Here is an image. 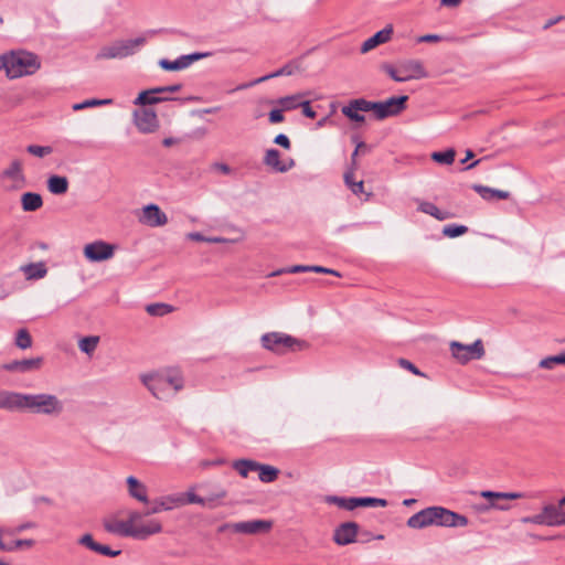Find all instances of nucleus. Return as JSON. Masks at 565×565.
Instances as JSON below:
<instances>
[{"label": "nucleus", "mask_w": 565, "mask_h": 565, "mask_svg": "<svg viewBox=\"0 0 565 565\" xmlns=\"http://www.w3.org/2000/svg\"><path fill=\"white\" fill-rule=\"evenodd\" d=\"M150 515L152 514L148 510H129L126 520L108 518L104 521V527L109 533L143 541L163 531L162 523L158 519L149 518Z\"/></svg>", "instance_id": "obj_1"}, {"label": "nucleus", "mask_w": 565, "mask_h": 565, "mask_svg": "<svg viewBox=\"0 0 565 565\" xmlns=\"http://www.w3.org/2000/svg\"><path fill=\"white\" fill-rule=\"evenodd\" d=\"M141 383L158 399L175 394L184 386V381L178 370H164L140 375Z\"/></svg>", "instance_id": "obj_2"}, {"label": "nucleus", "mask_w": 565, "mask_h": 565, "mask_svg": "<svg viewBox=\"0 0 565 565\" xmlns=\"http://www.w3.org/2000/svg\"><path fill=\"white\" fill-rule=\"evenodd\" d=\"M41 66L39 57L25 51H12L0 55V71L4 70L9 78L34 74Z\"/></svg>", "instance_id": "obj_3"}, {"label": "nucleus", "mask_w": 565, "mask_h": 565, "mask_svg": "<svg viewBox=\"0 0 565 565\" xmlns=\"http://www.w3.org/2000/svg\"><path fill=\"white\" fill-rule=\"evenodd\" d=\"M146 42L147 38L145 35L136 39L116 40L102 46L96 54V60L126 58L134 55Z\"/></svg>", "instance_id": "obj_4"}, {"label": "nucleus", "mask_w": 565, "mask_h": 565, "mask_svg": "<svg viewBox=\"0 0 565 565\" xmlns=\"http://www.w3.org/2000/svg\"><path fill=\"white\" fill-rule=\"evenodd\" d=\"M25 411L33 414L56 417L63 413L64 404L54 394H26Z\"/></svg>", "instance_id": "obj_5"}, {"label": "nucleus", "mask_w": 565, "mask_h": 565, "mask_svg": "<svg viewBox=\"0 0 565 565\" xmlns=\"http://www.w3.org/2000/svg\"><path fill=\"white\" fill-rule=\"evenodd\" d=\"M260 342L264 349L276 354H284L288 351H301L308 348L303 340L296 339L282 332H268L262 335Z\"/></svg>", "instance_id": "obj_6"}, {"label": "nucleus", "mask_w": 565, "mask_h": 565, "mask_svg": "<svg viewBox=\"0 0 565 565\" xmlns=\"http://www.w3.org/2000/svg\"><path fill=\"white\" fill-rule=\"evenodd\" d=\"M382 68L392 79L399 83L428 76L423 63L418 60H404L396 66L384 64Z\"/></svg>", "instance_id": "obj_7"}, {"label": "nucleus", "mask_w": 565, "mask_h": 565, "mask_svg": "<svg viewBox=\"0 0 565 565\" xmlns=\"http://www.w3.org/2000/svg\"><path fill=\"white\" fill-rule=\"evenodd\" d=\"M28 185L21 159H12L9 164L0 172V186L6 192H17Z\"/></svg>", "instance_id": "obj_8"}, {"label": "nucleus", "mask_w": 565, "mask_h": 565, "mask_svg": "<svg viewBox=\"0 0 565 565\" xmlns=\"http://www.w3.org/2000/svg\"><path fill=\"white\" fill-rule=\"evenodd\" d=\"M232 467L237 473L247 478L249 472H258V478L262 482H274L279 475V470L270 465L259 463L250 459H238L233 461Z\"/></svg>", "instance_id": "obj_9"}, {"label": "nucleus", "mask_w": 565, "mask_h": 565, "mask_svg": "<svg viewBox=\"0 0 565 565\" xmlns=\"http://www.w3.org/2000/svg\"><path fill=\"white\" fill-rule=\"evenodd\" d=\"M408 96H393L382 102L369 100L370 111L377 120L399 115L405 108Z\"/></svg>", "instance_id": "obj_10"}, {"label": "nucleus", "mask_w": 565, "mask_h": 565, "mask_svg": "<svg viewBox=\"0 0 565 565\" xmlns=\"http://www.w3.org/2000/svg\"><path fill=\"white\" fill-rule=\"evenodd\" d=\"M451 356L460 364H467L471 360H480L484 356L486 351L481 339L476 340L472 344H462L458 341L449 343Z\"/></svg>", "instance_id": "obj_11"}, {"label": "nucleus", "mask_w": 565, "mask_h": 565, "mask_svg": "<svg viewBox=\"0 0 565 565\" xmlns=\"http://www.w3.org/2000/svg\"><path fill=\"white\" fill-rule=\"evenodd\" d=\"M433 518L435 526L463 527L469 523L465 515L439 505L433 507Z\"/></svg>", "instance_id": "obj_12"}, {"label": "nucleus", "mask_w": 565, "mask_h": 565, "mask_svg": "<svg viewBox=\"0 0 565 565\" xmlns=\"http://www.w3.org/2000/svg\"><path fill=\"white\" fill-rule=\"evenodd\" d=\"M115 250L116 245L98 239L86 244L83 254L87 260L98 263L113 258Z\"/></svg>", "instance_id": "obj_13"}, {"label": "nucleus", "mask_w": 565, "mask_h": 565, "mask_svg": "<svg viewBox=\"0 0 565 565\" xmlns=\"http://www.w3.org/2000/svg\"><path fill=\"white\" fill-rule=\"evenodd\" d=\"M182 88L181 84H173L169 86L154 87L148 90L141 92L135 99V105H153L160 102L170 100L168 96H158L159 93H177Z\"/></svg>", "instance_id": "obj_14"}, {"label": "nucleus", "mask_w": 565, "mask_h": 565, "mask_svg": "<svg viewBox=\"0 0 565 565\" xmlns=\"http://www.w3.org/2000/svg\"><path fill=\"white\" fill-rule=\"evenodd\" d=\"M273 522L269 520H250L236 522L233 524H225L222 529H231L235 533L242 534H260L267 533L271 530Z\"/></svg>", "instance_id": "obj_15"}, {"label": "nucleus", "mask_w": 565, "mask_h": 565, "mask_svg": "<svg viewBox=\"0 0 565 565\" xmlns=\"http://www.w3.org/2000/svg\"><path fill=\"white\" fill-rule=\"evenodd\" d=\"M178 498L182 500V507L186 504H200L202 507H207L210 509L216 508L220 504V501L223 500L227 492L226 490L220 488L215 497H200L194 493L192 489L188 490L184 493H177Z\"/></svg>", "instance_id": "obj_16"}, {"label": "nucleus", "mask_w": 565, "mask_h": 565, "mask_svg": "<svg viewBox=\"0 0 565 565\" xmlns=\"http://www.w3.org/2000/svg\"><path fill=\"white\" fill-rule=\"evenodd\" d=\"M139 222L150 227H160L168 223V216L157 204H148L142 207Z\"/></svg>", "instance_id": "obj_17"}, {"label": "nucleus", "mask_w": 565, "mask_h": 565, "mask_svg": "<svg viewBox=\"0 0 565 565\" xmlns=\"http://www.w3.org/2000/svg\"><path fill=\"white\" fill-rule=\"evenodd\" d=\"M134 121L142 134L153 132L158 128L157 115L153 110L141 108L134 113Z\"/></svg>", "instance_id": "obj_18"}, {"label": "nucleus", "mask_w": 565, "mask_h": 565, "mask_svg": "<svg viewBox=\"0 0 565 565\" xmlns=\"http://www.w3.org/2000/svg\"><path fill=\"white\" fill-rule=\"evenodd\" d=\"M359 525L355 522H344L333 531V541L340 546L354 543L358 536Z\"/></svg>", "instance_id": "obj_19"}, {"label": "nucleus", "mask_w": 565, "mask_h": 565, "mask_svg": "<svg viewBox=\"0 0 565 565\" xmlns=\"http://www.w3.org/2000/svg\"><path fill=\"white\" fill-rule=\"evenodd\" d=\"M210 56V53H192L188 55H182L178 57L175 61H169L162 58L159 61V65L164 71H180L189 67L193 62H196L201 58Z\"/></svg>", "instance_id": "obj_20"}, {"label": "nucleus", "mask_w": 565, "mask_h": 565, "mask_svg": "<svg viewBox=\"0 0 565 565\" xmlns=\"http://www.w3.org/2000/svg\"><path fill=\"white\" fill-rule=\"evenodd\" d=\"M342 114L355 122H364L365 117L361 113H369V100L364 98L352 99L341 109Z\"/></svg>", "instance_id": "obj_21"}, {"label": "nucleus", "mask_w": 565, "mask_h": 565, "mask_svg": "<svg viewBox=\"0 0 565 565\" xmlns=\"http://www.w3.org/2000/svg\"><path fill=\"white\" fill-rule=\"evenodd\" d=\"M26 394L17 392H0V408L7 411H25Z\"/></svg>", "instance_id": "obj_22"}, {"label": "nucleus", "mask_w": 565, "mask_h": 565, "mask_svg": "<svg viewBox=\"0 0 565 565\" xmlns=\"http://www.w3.org/2000/svg\"><path fill=\"white\" fill-rule=\"evenodd\" d=\"M182 507V500L178 498L177 493L167 494L152 500L151 508L148 513L157 514L163 511H171L175 508Z\"/></svg>", "instance_id": "obj_23"}, {"label": "nucleus", "mask_w": 565, "mask_h": 565, "mask_svg": "<svg viewBox=\"0 0 565 565\" xmlns=\"http://www.w3.org/2000/svg\"><path fill=\"white\" fill-rule=\"evenodd\" d=\"M42 364L43 358L38 356L32 359L11 361L6 363L2 367L10 372L26 373L40 370Z\"/></svg>", "instance_id": "obj_24"}, {"label": "nucleus", "mask_w": 565, "mask_h": 565, "mask_svg": "<svg viewBox=\"0 0 565 565\" xmlns=\"http://www.w3.org/2000/svg\"><path fill=\"white\" fill-rule=\"evenodd\" d=\"M393 34L392 25H387L383 30L376 32L373 36L365 40L361 45V53L365 54L372 50H374L380 44H384L388 42Z\"/></svg>", "instance_id": "obj_25"}, {"label": "nucleus", "mask_w": 565, "mask_h": 565, "mask_svg": "<svg viewBox=\"0 0 565 565\" xmlns=\"http://www.w3.org/2000/svg\"><path fill=\"white\" fill-rule=\"evenodd\" d=\"M433 507H428L413 514L406 522L411 529H425L434 525Z\"/></svg>", "instance_id": "obj_26"}, {"label": "nucleus", "mask_w": 565, "mask_h": 565, "mask_svg": "<svg viewBox=\"0 0 565 565\" xmlns=\"http://www.w3.org/2000/svg\"><path fill=\"white\" fill-rule=\"evenodd\" d=\"M296 70H297V65H295L292 63H288V64L284 65L282 67H280L279 70H277V71H275V72H273L270 74H267L265 76L258 77V78L254 79L250 83H246V84L239 85L236 89H245V88H248L250 86L264 83V82H266L268 79L276 78V77H279V76H290V75H292L296 72Z\"/></svg>", "instance_id": "obj_27"}, {"label": "nucleus", "mask_w": 565, "mask_h": 565, "mask_svg": "<svg viewBox=\"0 0 565 565\" xmlns=\"http://www.w3.org/2000/svg\"><path fill=\"white\" fill-rule=\"evenodd\" d=\"M128 494L139 502L148 503V489L136 477L129 476L126 479Z\"/></svg>", "instance_id": "obj_28"}, {"label": "nucleus", "mask_w": 565, "mask_h": 565, "mask_svg": "<svg viewBox=\"0 0 565 565\" xmlns=\"http://www.w3.org/2000/svg\"><path fill=\"white\" fill-rule=\"evenodd\" d=\"M546 526H561L565 525V511L554 504H546L543 507Z\"/></svg>", "instance_id": "obj_29"}, {"label": "nucleus", "mask_w": 565, "mask_h": 565, "mask_svg": "<svg viewBox=\"0 0 565 565\" xmlns=\"http://www.w3.org/2000/svg\"><path fill=\"white\" fill-rule=\"evenodd\" d=\"M264 163L277 172H286L294 166V160L286 164L280 160V153L277 149H268L264 157Z\"/></svg>", "instance_id": "obj_30"}, {"label": "nucleus", "mask_w": 565, "mask_h": 565, "mask_svg": "<svg viewBox=\"0 0 565 565\" xmlns=\"http://www.w3.org/2000/svg\"><path fill=\"white\" fill-rule=\"evenodd\" d=\"M46 186L51 194L63 195L68 191L70 182L66 177L53 174L47 178Z\"/></svg>", "instance_id": "obj_31"}, {"label": "nucleus", "mask_w": 565, "mask_h": 565, "mask_svg": "<svg viewBox=\"0 0 565 565\" xmlns=\"http://www.w3.org/2000/svg\"><path fill=\"white\" fill-rule=\"evenodd\" d=\"M472 189L487 201L491 200H507L510 198V193L503 190H497L481 184H473Z\"/></svg>", "instance_id": "obj_32"}, {"label": "nucleus", "mask_w": 565, "mask_h": 565, "mask_svg": "<svg viewBox=\"0 0 565 565\" xmlns=\"http://www.w3.org/2000/svg\"><path fill=\"white\" fill-rule=\"evenodd\" d=\"M21 206L24 212H34L43 206V199L39 193L25 192L21 195Z\"/></svg>", "instance_id": "obj_33"}, {"label": "nucleus", "mask_w": 565, "mask_h": 565, "mask_svg": "<svg viewBox=\"0 0 565 565\" xmlns=\"http://www.w3.org/2000/svg\"><path fill=\"white\" fill-rule=\"evenodd\" d=\"M418 210L425 214L434 216L435 218H437L439 221L448 220L451 217L450 213L439 210L431 202H420L418 205Z\"/></svg>", "instance_id": "obj_34"}, {"label": "nucleus", "mask_w": 565, "mask_h": 565, "mask_svg": "<svg viewBox=\"0 0 565 565\" xmlns=\"http://www.w3.org/2000/svg\"><path fill=\"white\" fill-rule=\"evenodd\" d=\"M22 270L28 279H40L43 278L47 273L43 263L25 265L22 267Z\"/></svg>", "instance_id": "obj_35"}, {"label": "nucleus", "mask_w": 565, "mask_h": 565, "mask_svg": "<svg viewBox=\"0 0 565 565\" xmlns=\"http://www.w3.org/2000/svg\"><path fill=\"white\" fill-rule=\"evenodd\" d=\"M98 343H99L98 335H88V337H84V338L79 339L78 348L83 353L90 356L97 349Z\"/></svg>", "instance_id": "obj_36"}, {"label": "nucleus", "mask_w": 565, "mask_h": 565, "mask_svg": "<svg viewBox=\"0 0 565 565\" xmlns=\"http://www.w3.org/2000/svg\"><path fill=\"white\" fill-rule=\"evenodd\" d=\"M302 94L280 97L276 103L280 106L281 110H292L300 106Z\"/></svg>", "instance_id": "obj_37"}, {"label": "nucleus", "mask_w": 565, "mask_h": 565, "mask_svg": "<svg viewBox=\"0 0 565 565\" xmlns=\"http://www.w3.org/2000/svg\"><path fill=\"white\" fill-rule=\"evenodd\" d=\"M324 501L329 504H334L341 509L352 511L355 509L354 498H344L338 495H328Z\"/></svg>", "instance_id": "obj_38"}, {"label": "nucleus", "mask_w": 565, "mask_h": 565, "mask_svg": "<svg viewBox=\"0 0 565 565\" xmlns=\"http://www.w3.org/2000/svg\"><path fill=\"white\" fill-rule=\"evenodd\" d=\"M455 157H456V151L450 148L446 151H437V152H433L431 153V159L438 163H441V164H452L454 161H455Z\"/></svg>", "instance_id": "obj_39"}, {"label": "nucleus", "mask_w": 565, "mask_h": 565, "mask_svg": "<svg viewBox=\"0 0 565 565\" xmlns=\"http://www.w3.org/2000/svg\"><path fill=\"white\" fill-rule=\"evenodd\" d=\"M556 364H565V352L544 358L539 362V366L545 370H552Z\"/></svg>", "instance_id": "obj_40"}, {"label": "nucleus", "mask_w": 565, "mask_h": 565, "mask_svg": "<svg viewBox=\"0 0 565 565\" xmlns=\"http://www.w3.org/2000/svg\"><path fill=\"white\" fill-rule=\"evenodd\" d=\"M355 509L360 507H386L387 501L377 498H354Z\"/></svg>", "instance_id": "obj_41"}, {"label": "nucleus", "mask_w": 565, "mask_h": 565, "mask_svg": "<svg viewBox=\"0 0 565 565\" xmlns=\"http://www.w3.org/2000/svg\"><path fill=\"white\" fill-rule=\"evenodd\" d=\"M110 103H111L110 99H96V98H92V99H86V100H84L82 103L74 104L72 106V108H73L74 111H78V110H83V109H86V108H92V107L102 106V105H108Z\"/></svg>", "instance_id": "obj_42"}, {"label": "nucleus", "mask_w": 565, "mask_h": 565, "mask_svg": "<svg viewBox=\"0 0 565 565\" xmlns=\"http://www.w3.org/2000/svg\"><path fill=\"white\" fill-rule=\"evenodd\" d=\"M15 345L22 350L32 345V338L26 329H20L15 337Z\"/></svg>", "instance_id": "obj_43"}, {"label": "nucleus", "mask_w": 565, "mask_h": 565, "mask_svg": "<svg viewBox=\"0 0 565 565\" xmlns=\"http://www.w3.org/2000/svg\"><path fill=\"white\" fill-rule=\"evenodd\" d=\"M468 232V227L465 225L450 224L443 228V234L447 237L454 238L463 235Z\"/></svg>", "instance_id": "obj_44"}, {"label": "nucleus", "mask_w": 565, "mask_h": 565, "mask_svg": "<svg viewBox=\"0 0 565 565\" xmlns=\"http://www.w3.org/2000/svg\"><path fill=\"white\" fill-rule=\"evenodd\" d=\"M26 151L38 158H44L53 152V148L50 146L30 145L26 147Z\"/></svg>", "instance_id": "obj_45"}, {"label": "nucleus", "mask_w": 565, "mask_h": 565, "mask_svg": "<svg viewBox=\"0 0 565 565\" xmlns=\"http://www.w3.org/2000/svg\"><path fill=\"white\" fill-rule=\"evenodd\" d=\"M146 310L151 316H164L171 312L172 308L166 303H152L148 305Z\"/></svg>", "instance_id": "obj_46"}, {"label": "nucleus", "mask_w": 565, "mask_h": 565, "mask_svg": "<svg viewBox=\"0 0 565 565\" xmlns=\"http://www.w3.org/2000/svg\"><path fill=\"white\" fill-rule=\"evenodd\" d=\"M309 268H310V266H306V265H295L287 269H280V270L274 271L270 274V276H277L282 273H290V274L305 273V271H309Z\"/></svg>", "instance_id": "obj_47"}, {"label": "nucleus", "mask_w": 565, "mask_h": 565, "mask_svg": "<svg viewBox=\"0 0 565 565\" xmlns=\"http://www.w3.org/2000/svg\"><path fill=\"white\" fill-rule=\"evenodd\" d=\"M78 543L83 546H86L87 548L92 551H96V547L98 545L97 542L94 541L93 536L90 534H84L79 540Z\"/></svg>", "instance_id": "obj_48"}, {"label": "nucleus", "mask_w": 565, "mask_h": 565, "mask_svg": "<svg viewBox=\"0 0 565 565\" xmlns=\"http://www.w3.org/2000/svg\"><path fill=\"white\" fill-rule=\"evenodd\" d=\"M398 364L401 367L411 371L415 375L423 376L424 374L408 360L406 359H399Z\"/></svg>", "instance_id": "obj_49"}, {"label": "nucleus", "mask_w": 565, "mask_h": 565, "mask_svg": "<svg viewBox=\"0 0 565 565\" xmlns=\"http://www.w3.org/2000/svg\"><path fill=\"white\" fill-rule=\"evenodd\" d=\"M281 108L280 109H273L268 114V120L270 124H279L284 121L285 117L282 115Z\"/></svg>", "instance_id": "obj_50"}, {"label": "nucleus", "mask_w": 565, "mask_h": 565, "mask_svg": "<svg viewBox=\"0 0 565 565\" xmlns=\"http://www.w3.org/2000/svg\"><path fill=\"white\" fill-rule=\"evenodd\" d=\"M96 553L105 555V556H117L120 554V551H111L109 546L99 544L96 547Z\"/></svg>", "instance_id": "obj_51"}, {"label": "nucleus", "mask_w": 565, "mask_h": 565, "mask_svg": "<svg viewBox=\"0 0 565 565\" xmlns=\"http://www.w3.org/2000/svg\"><path fill=\"white\" fill-rule=\"evenodd\" d=\"M299 107L302 108V114L306 117L311 118V119L316 118L317 113L310 106V102L309 100H302Z\"/></svg>", "instance_id": "obj_52"}, {"label": "nucleus", "mask_w": 565, "mask_h": 565, "mask_svg": "<svg viewBox=\"0 0 565 565\" xmlns=\"http://www.w3.org/2000/svg\"><path fill=\"white\" fill-rule=\"evenodd\" d=\"M274 142L287 150H289L291 147L289 138L284 134L277 135L274 139Z\"/></svg>", "instance_id": "obj_53"}, {"label": "nucleus", "mask_w": 565, "mask_h": 565, "mask_svg": "<svg viewBox=\"0 0 565 565\" xmlns=\"http://www.w3.org/2000/svg\"><path fill=\"white\" fill-rule=\"evenodd\" d=\"M309 271L334 275L337 277L341 276L339 271H337L334 269L327 268V267H322V266H310Z\"/></svg>", "instance_id": "obj_54"}, {"label": "nucleus", "mask_w": 565, "mask_h": 565, "mask_svg": "<svg viewBox=\"0 0 565 565\" xmlns=\"http://www.w3.org/2000/svg\"><path fill=\"white\" fill-rule=\"evenodd\" d=\"M523 498H526V494L522 492H501V499L503 500H516Z\"/></svg>", "instance_id": "obj_55"}, {"label": "nucleus", "mask_w": 565, "mask_h": 565, "mask_svg": "<svg viewBox=\"0 0 565 565\" xmlns=\"http://www.w3.org/2000/svg\"><path fill=\"white\" fill-rule=\"evenodd\" d=\"M491 508H494V509H499V510H502V511H505V510H509L510 507L508 504H503V503H497V502H490L488 505H483V507H480L478 508V511H487Z\"/></svg>", "instance_id": "obj_56"}, {"label": "nucleus", "mask_w": 565, "mask_h": 565, "mask_svg": "<svg viewBox=\"0 0 565 565\" xmlns=\"http://www.w3.org/2000/svg\"><path fill=\"white\" fill-rule=\"evenodd\" d=\"M366 148L367 147H366V145L363 141H360L356 145V148H355V150L353 151V153L351 156L352 166L356 167V156L360 153V151L366 150Z\"/></svg>", "instance_id": "obj_57"}, {"label": "nucleus", "mask_w": 565, "mask_h": 565, "mask_svg": "<svg viewBox=\"0 0 565 565\" xmlns=\"http://www.w3.org/2000/svg\"><path fill=\"white\" fill-rule=\"evenodd\" d=\"M481 497L484 499H489L490 502H494V500H501V492L482 491Z\"/></svg>", "instance_id": "obj_58"}, {"label": "nucleus", "mask_w": 565, "mask_h": 565, "mask_svg": "<svg viewBox=\"0 0 565 565\" xmlns=\"http://www.w3.org/2000/svg\"><path fill=\"white\" fill-rule=\"evenodd\" d=\"M440 40L441 36L437 34H426L418 38V42H439Z\"/></svg>", "instance_id": "obj_59"}, {"label": "nucleus", "mask_w": 565, "mask_h": 565, "mask_svg": "<svg viewBox=\"0 0 565 565\" xmlns=\"http://www.w3.org/2000/svg\"><path fill=\"white\" fill-rule=\"evenodd\" d=\"M212 167H213V169L218 170L223 174H230L231 173V168L226 163L215 162V163H213Z\"/></svg>", "instance_id": "obj_60"}, {"label": "nucleus", "mask_w": 565, "mask_h": 565, "mask_svg": "<svg viewBox=\"0 0 565 565\" xmlns=\"http://www.w3.org/2000/svg\"><path fill=\"white\" fill-rule=\"evenodd\" d=\"M532 524L546 525L543 510L539 514L532 515Z\"/></svg>", "instance_id": "obj_61"}, {"label": "nucleus", "mask_w": 565, "mask_h": 565, "mask_svg": "<svg viewBox=\"0 0 565 565\" xmlns=\"http://www.w3.org/2000/svg\"><path fill=\"white\" fill-rule=\"evenodd\" d=\"M355 169H356V167L352 166V168H351L349 171H347V172L344 173V182H345V184H347L349 188H350V186H351V184L354 182V180H353V175H354V170H355Z\"/></svg>", "instance_id": "obj_62"}, {"label": "nucleus", "mask_w": 565, "mask_h": 565, "mask_svg": "<svg viewBox=\"0 0 565 565\" xmlns=\"http://www.w3.org/2000/svg\"><path fill=\"white\" fill-rule=\"evenodd\" d=\"M350 190L354 193V194H361L363 193V190H364V183L363 181H359V182H353L350 186Z\"/></svg>", "instance_id": "obj_63"}, {"label": "nucleus", "mask_w": 565, "mask_h": 565, "mask_svg": "<svg viewBox=\"0 0 565 565\" xmlns=\"http://www.w3.org/2000/svg\"><path fill=\"white\" fill-rule=\"evenodd\" d=\"M188 238L196 242H206V237L199 232H192L188 234Z\"/></svg>", "instance_id": "obj_64"}]
</instances>
